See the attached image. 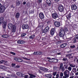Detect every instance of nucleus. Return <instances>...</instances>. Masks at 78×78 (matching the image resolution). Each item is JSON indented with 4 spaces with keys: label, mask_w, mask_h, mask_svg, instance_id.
<instances>
[{
    "label": "nucleus",
    "mask_w": 78,
    "mask_h": 78,
    "mask_svg": "<svg viewBox=\"0 0 78 78\" xmlns=\"http://www.w3.org/2000/svg\"><path fill=\"white\" fill-rule=\"evenodd\" d=\"M24 74H23L22 73H21L20 75V76L22 77H24Z\"/></svg>",
    "instance_id": "obj_40"
},
{
    "label": "nucleus",
    "mask_w": 78,
    "mask_h": 78,
    "mask_svg": "<svg viewBox=\"0 0 78 78\" xmlns=\"http://www.w3.org/2000/svg\"><path fill=\"white\" fill-rule=\"evenodd\" d=\"M49 27L47 26L44 28V29H41V32L44 33H45L49 31Z\"/></svg>",
    "instance_id": "obj_5"
},
{
    "label": "nucleus",
    "mask_w": 78,
    "mask_h": 78,
    "mask_svg": "<svg viewBox=\"0 0 78 78\" xmlns=\"http://www.w3.org/2000/svg\"><path fill=\"white\" fill-rule=\"evenodd\" d=\"M61 69L62 72H64L65 70L64 66H62L61 68Z\"/></svg>",
    "instance_id": "obj_35"
},
{
    "label": "nucleus",
    "mask_w": 78,
    "mask_h": 78,
    "mask_svg": "<svg viewBox=\"0 0 78 78\" xmlns=\"http://www.w3.org/2000/svg\"><path fill=\"white\" fill-rule=\"evenodd\" d=\"M37 52H34L33 53V54L35 55H37Z\"/></svg>",
    "instance_id": "obj_59"
},
{
    "label": "nucleus",
    "mask_w": 78,
    "mask_h": 78,
    "mask_svg": "<svg viewBox=\"0 0 78 78\" xmlns=\"http://www.w3.org/2000/svg\"><path fill=\"white\" fill-rule=\"evenodd\" d=\"M58 10L60 12H63L64 10V6L62 4H60L58 6Z\"/></svg>",
    "instance_id": "obj_3"
},
{
    "label": "nucleus",
    "mask_w": 78,
    "mask_h": 78,
    "mask_svg": "<svg viewBox=\"0 0 78 78\" xmlns=\"http://www.w3.org/2000/svg\"><path fill=\"white\" fill-rule=\"evenodd\" d=\"M16 6H19L21 4V2L20 1H17L16 2Z\"/></svg>",
    "instance_id": "obj_22"
},
{
    "label": "nucleus",
    "mask_w": 78,
    "mask_h": 78,
    "mask_svg": "<svg viewBox=\"0 0 78 78\" xmlns=\"http://www.w3.org/2000/svg\"><path fill=\"white\" fill-rule=\"evenodd\" d=\"M70 66L72 67H75V66H74L73 65H72V64H71L70 65Z\"/></svg>",
    "instance_id": "obj_56"
},
{
    "label": "nucleus",
    "mask_w": 78,
    "mask_h": 78,
    "mask_svg": "<svg viewBox=\"0 0 78 78\" xmlns=\"http://www.w3.org/2000/svg\"><path fill=\"white\" fill-rule=\"evenodd\" d=\"M51 16L52 18L55 19L57 21L59 20V16L58 14L55 12L52 14Z\"/></svg>",
    "instance_id": "obj_2"
},
{
    "label": "nucleus",
    "mask_w": 78,
    "mask_h": 78,
    "mask_svg": "<svg viewBox=\"0 0 78 78\" xmlns=\"http://www.w3.org/2000/svg\"><path fill=\"white\" fill-rule=\"evenodd\" d=\"M61 43V41H58L57 42H56V44H60Z\"/></svg>",
    "instance_id": "obj_49"
},
{
    "label": "nucleus",
    "mask_w": 78,
    "mask_h": 78,
    "mask_svg": "<svg viewBox=\"0 0 78 78\" xmlns=\"http://www.w3.org/2000/svg\"><path fill=\"white\" fill-rule=\"evenodd\" d=\"M62 60L63 61H66L67 60V58H63Z\"/></svg>",
    "instance_id": "obj_50"
},
{
    "label": "nucleus",
    "mask_w": 78,
    "mask_h": 78,
    "mask_svg": "<svg viewBox=\"0 0 78 78\" xmlns=\"http://www.w3.org/2000/svg\"><path fill=\"white\" fill-rule=\"evenodd\" d=\"M39 17H40V18L41 19H44V17L43 13L42 12H40V13H39Z\"/></svg>",
    "instance_id": "obj_6"
},
{
    "label": "nucleus",
    "mask_w": 78,
    "mask_h": 78,
    "mask_svg": "<svg viewBox=\"0 0 78 78\" xmlns=\"http://www.w3.org/2000/svg\"><path fill=\"white\" fill-rule=\"evenodd\" d=\"M66 57L68 58L69 59H70V58H73V56H72L71 54L66 55Z\"/></svg>",
    "instance_id": "obj_14"
},
{
    "label": "nucleus",
    "mask_w": 78,
    "mask_h": 78,
    "mask_svg": "<svg viewBox=\"0 0 78 78\" xmlns=\"http://www.w3.org/2000/svg\"><path fill=\"white\" fill-rule=\"evenodd\" d=\"M17 42L18 44H24L25 43V42L23 40H18Z\"/></svg>",
    "instance_id": "obj_13"
},
{
    "label": "nucleus",
    "mask_w": 78,
    "mask_h": 78,
    "mask_svg": "<svg viewBox=\"0 0 78 78\" xmlns=\"http://www.w3.org/2000/svg\"><path fill=\"white\" fill-rule=\"evenodd\" d=\"M45 77L48 78H52V75L50 74L45 75Z\"/></svg>",
    "instance_id": "obj_21"
},
{
    "label": "nucleus",
    "mask_w": 78,
    "mask_h": 78,
    "mask_svg": "<svg viewBox=\"0 0 78 78\" xmlns=\"http://www.w3.org/2000/svg\"><path fill=\"white\" fill-rule=\"evenodd\" d=\"M44 25H42L41 26H38V27H39L40 28H42L44 27Z\"/></svg>",
    "instance_id": "obj_37"
},
{
    "label": "nucleus",
    "mask_w": 78,
    "mask_h": 78,
    "mask_svg": "<svg viewBox=\"0 0 78 78\" xmlns=\"http://www.w3.org/2000/svg\"><path fill=\"white\" fill-rule=\"evenodd\" d=\"M28 27L29 26L28 25L23 24L22 26V28L23 30L28 29Z\"/></svg>",
    "instance_id": "obj_12"
},
{
    "label": "nucleus",
    "mask_w": 78,
    "mask_h": 78,
    "mask_svg": "<svg viewBox=\"0 0 78 78\" xmlns=\"http://www.w3.org/2000/svg\"><path fill=\"white\" fill-rule=\"evenodd\" d=\"M24 77H25L24 78H28V75H25Z\"/></svg>",
    "instance_id": "obj_60"
},
{
    "label": "nucleus",
    "mask_w": 78,
    "mask_h": 78,
    "mask_svg": "<svg viewBox=\"0 0 78 78\" xmlns=\"http://www.w3.org/2000/svg\"><path fill=\"white\" fill-rule=\"evenodd\" d=\"M5 9V8L4 6H2L0 8V12L3 13Z\"/></svg>",
    "instance_id": "obj_10"
},
{
    "label": "nucleus",
    "mask_w": 78,
    "mask_h": 78,
    "mask_svg": "<svg viewBox=\"0 0 78 78\" xmlns=\"http://www.w3.org/2000/svg\"><path fill=\"white\" fill-rule=\"evenodd\" d=\"M75 38H76V39H77L78 40V34H77L76 36V37H74Z\"/></svg>",
    "instance_id": "obj_58"
},
{
    "label": "nucleus",
    "mask_w": 78,
    "mask_h": 78,
    "mask_svg": "<svg viewBox=\"0 0 78 78\" xmlns=\"http://www.w3.org/2000/svg\"><path fill=\"white\" fill-rule=\"evenodd\" d=\"M67 71H66H66H64V75H65L67 74Z\"/></svg>",
    "instance_id": "obj_54"
},
{
    "label": "nucleus",
    "mask_w": 78,
    "mask_h": 78,
    "mask_svg": "<svg viewBox=\"0 0 78 78\" xmlns=\"http://www.w3.org/2000/svg\"><path fill=\"white\" fill-rule=\"evenodd\" d=\"M64 30L66 31H68V29H67V27H64Z\"/></svg>",
    "instance_id": "obj_44"
},
{
    "label": "nucleus",
    "mask_w": 78,
    "mask_h": 78,
    "mask_svg": "<svg viewBox=\"0 0 78 78\" xmlns=\"http://www.w3.org/2000/svg\"><path fill=\"white\" fill-rule=\"evenodd\" d=\"M7 25V23L6 22H4L2 23V27L3 29H5L6 25Z\"/></svg>",
    "instance_id": "obj_15"
},
{
    "label": "nucleus",
    "mask_w": 78,
    "mask_h": 78,
    "mask_svg": "<svg viewBox=\"0 0 78 78\" xmlns=\"http://www.w3.org/2000/svg\"><path fill=\"white\" fill-rule=\"evenodd\" d=\"M20 17V13L19 12H17L15 15V18L18 19Z\"/></svg>",
    "instance_id": "obj_23"
},
{
    "label": "nucleus",
    "mask_w": 78,
    "mask_h": 78,
    "mask_svg": "<svg viewBox=\"0 0 78 78\" xmlns=\"http://www.w3.org/2000/svg\"><path fill=\"white\" fill-rule=\"evenodd\" d=\"M26 35V33H23L22 34H21V37H24Z\"/></svg>",
    "instance_id": "obj_34"
},
{
    "label": "nucleus",
    "mask_w": 78,
    "mask_h": 78,
    "mask_svg": "<svg viewBox=\"0 0 78 78\" xmlns=\"http://www.w3.org/2000/svg\"><path fill=\"white\" fill-rule=\"evenodd\" d=\"M10 53L12 54V55H16V53L14 52H10Z\"/></svg>",
    "instance_id": "obj_42"
},
{
    "label": "nucleus",
    "mask_w": 78,
    "mask_h": 78,
    "mask_svg": "<svg viewBox=\"0 0 78 78\" xmlns=\"http://www.w3.org/2000/svg\"><path fill=\"white\" fill-rule=\"evenodd\" d=\"M68 69L69 70V71H71L72 69V68L70 66H69L68 68Z\"/></svg>",
    "instance_id": "obj_47"
},
{
    "label": "nucleus",
    "mask_w": 78,
    "mask_h": 78,
    "mask_svg": "<svg viewBox=\"0 0 78 78\" xmlns=\"http://www.w3.org/2000/svg\"><path fill=\"white\" fill-rule=\"evenodd\" d=\"M44 67H40V70H42L43 71H44Z\"/></svg>",
    "instance_id": "obj_51"
},
{
    "label": "nucleus",
    "mask_w": 78,
    "mask_h": 78,
    "mask_svg": "<svg viewBox=\"0 0 78 78\" xmlns=\"http://www.w3.org/2000/svg\"><path fill=\"white\" fill-rule=\"evenodd\" d=\"M65 35V32L63 29L60 30L59 33V36L60 37H63Z\"/></svg>",
    "instance_id": "obj_4"
},
{
    "label": "nucleus",
    "mask_w": 78,
    "mask_h": 78,
    "mask_svg": "<svg viewBox=\"0 0 78 78\" xmlns=\"http://www.w3.org/2000/svg\"><path fill=\"white\" fill-rule=\"evenodd\" d=\"M54 24V25L56 27H59L60 26V23L58 22H55Z\"/></svg>",
    "instance_id": "obj_9"
},
{
    "label": "nucleus",
    "mask_w": 78,
    "mask_h": 78,
    "mask_svg": "<svg viewBox=\"0 0 78 78\" xmlns=\"http://www.w3.org/2000/svg\"><path fill=\"white\" fill-rule=\"evenodd\" d=\"M56 54L58 55H61V54L60 52L57 53Z\"/></svg>",
    "instance_id": "obj_63"
},
{
    "label": "nucleus",
    "mask_w": 78,
    "mask_h": 78,
    "mask_svg": "<svg viewBox=\"0 0 78 78\" xmlns=\"http://www.w3.org/2000/svg\"><path fill=\"white\" fill-rule=\"evenodd\" d=\"M16 68H20V66L19 65H17L16 66Z\"/></svg>",
    "instance_id": "obj_64"
},
{
    "label": "nucleus",
    "mask_w": 78,
    "mask_h": 78,
    "mask_svg": "<svg viewBox=\"0 0 78 78\" xmlns=\"http://www.w3.org/2000/svg\"><path fill=\"white\" fill-rule=\"evenodd\" d=\"M71 13H70L67 16H66V19H67L68 20H69L70 19V18H71Z\"/></svg>",
    "instance_id": "obj_19"
},
{
    "label": "nucleus",
    "mask_w": 78,
    "mask_h": 78,
    "mask_svg": "<svg viewBox=\"0 0 78 78\" xmlns=\"http://www.w3.org/2000/svg\"><path fill=\"white\" fill-rule=\"evenodd\" d=\"M57 73V72H54L53 73V75L54 76H55L56 75V74Z\"/></svg>",
    "instance_id": "obj_53"
},
{
    "label": "nucleus",
    "mask_w": 78,
    "mask_h": 78,
    "mask_svg": "<svg viewBox=\"0 0 78 78\" xmlns=\"http://www.w3.org/2000/svg\"><path fill=\"white\" fill-rule=\"evenodd\" d=\"M46 58L47 59V60L49 62H53V60H54V58H51L50 57H46Z\"/></svg>",
    "instance_id": "obj_11"
},
{
    "label": "nucleus",
    "mask_w": 78,
    "mask_h": 78,
    "mask_svg": "<svg viewBox=\"0 0 78 78\" xmlns=\"http://www.w3.org/2000/svg\"><path fill=\"white\" fill-rule=\"evenodd\" d=\"M63 63H61L60 64L59 68L60 69H62V67H63Z\"/></svg>",
    "instance_id": "obj_39"
},
{
    "label": "nucleus",
    "mask_w": 78,
    "mask_h": 78,
    "mask_svg": "<svg viewBox=\"0 0 78 78\" xmlns=\"http://www.w3.org/2000/svg\"><path fill=\"white\" fill-rule=\"evenodd\" d=\"M48 71V69L47 68H44L43 71L45 72H47Z\"/></svg>",
    "instance_id": "obj_41"
},
{
    "label": "nucleus",
    "mask_w": 78,
    "mask_h": 78,
    "mask_svg": "<svg viewBox=\"0 0 78 78\" xmlns=\"http://www.w3.org/2000/svg\"><path fill=\"white\" fill-rule=\"evenodd\" d=\"M51 22L50 20H48L46 21V23L48 25L51 24Z\"/></svg>",
    "instance_id": "obj_27"
},
{
    "label": "nucleus",
    "mask_w": 78,
    "mask_h": 78,
    "mask_svg": "<svg viewBox=\"0 0 78 78\" xmlns=\"http://www.w3.org/2000/svg\"><path fill=\"white\" fill-rule=\"evenodd\" d=\"M69 77V75L66 74L64 75V76H63V78H67Z\"/></svg>",
    "instance_id": "obj_29"
},
{
    "label": "nucleus",
    "mask_w": 78,
    "mask_h": 78,
    "mask_svg": "<svg viewBox=\"0 0 78 78\" xmlns=\"http://www.w3.org/2000/svg\"><path fill=\"white\" fill-rule=\"evenodd\" d=\"M55 29L54 28H51L50 31V33L51 35H53L55 32Z\"/></svg>",
    "instance_id": "obj_7"
},
{
    "label": "nucleus",
    "mask_w": 78,
    "mask_h": 78,
    "mask_svg": "<svg viewBox=\"0 0 78 78\" xmlns=\"http://www.w3.org/2000/svg\"><path fill=\"white\" fill-rule=\"evenodd\" d=\"M66 73H68V74L69 75V73H70V71H69L68 70H66Z\"/></svg>",
    "instance_id": "obj_57"
},
{
    "label": "nucleus",
    "mask_w": 78,
    "mask_h": 78,
    "mask_svg": "<svg viewBox=\"0 0 78 78\" xmlns=\"http://www.w3.org/2000/svg\"><path fill=\"white\" fill-rule=\"evenodd\" d=\"M0 69L3 70H5L6 69V67L3 65H0Z\"/></svg>",
    "instance_id": "obj_20"
},
{
    "label": "nucleus",
    "mask_w": 78,
    "mask_h": 78,
    "mask_svg": "<svg viewBox=\"0 0 78 78\" xmlns=\"http://www.w3.org/2000/svg\"><path fill=\"white\" fill-rule=\"evenodd\" d=\"M66 45L67 44L66 43H64L60 45V47L61 48H63L65 47Z\"/></svg>",
    "instance_id": "obj_17"
},
{
    "label": "nucleus",
    "mask_w": 78,
    "mask_h": 78,
    "mask_svg": "<svg viewBox=\"0 0 78 78\" xmlns=\"http://www.w3.org/2000/svg\"><path fill=\"white\" fill-rule=\"evenodd\" d=\"M74 75L73 73H72V72L71 71V73H70V76H73Z\"/></svg>",
    "instance_id": "obj_52"
},
{
    "label": "nucleus",
    "mask_w": 78,
    "mask_h": 78,
    "mask_svg": "<svg viewBox=\"0 0 78 78\" xmlns=\"http://www.w3.org/2000/svg\"><path fill=\"white\" fill-rule=\"evenodd\" d=\"M23 62V60L21 58H19L17 62Z\"/></svg>",
    "instance_id": "obj_32"
},
{
    "label": "nucleus",
    "mask_w": 78,
    "mask_h": 78,
    "mask_svg": "<svg viewBox=\"0 0 78 78\" xmlns=\"http://www.w3.org/2000/svg\"><path fill=\"white\" fill-rule=\"evenodd\" d=\"M35 35L34 34H33L30 36L29 38L30 39H34V37H35Z\"/></svg>",
    "instance_id": "obj_24"
},
{
    "label": "nucleus",
    "mask_w": 78,
    "mask_h": 78,
    "mask_svg": "<svg viewBox=\"0 0 78 78\" xmlns=\"http://www.w3.org/2000/svg\"><path fill=\"white\" fill-rule=\"evenodd\" d=\"M2 37L3 38H7L8 37V36L7 34H4L2 35Z\"/></svg>",
    "instance_id": "obj_25"
},
{
    "label": "nucleus",
    "mask_w": 78,
    "mask_h": 78,
    "mask_svg": "<svg viewBox=\"0 0 78 78\" xmlns=\"http://www.w3.org/2000/svg\"><path fill=\"white\" fill-rule=\"evenodd\" d=\"M64 66L66 69H67V68H68V66H67V65H64Z\"/></svg>",
    "instance_id": "obj_45"
},
{
    "label": "nucleus",
    "mask_w": 78,
    "mask_h": 78,
    "mask_svg": "<svg viewBox=\"0 0 78 78\" xmlns=\"http://www.w3.org/2000/svg\"><path fill=\"white\" fill-rule=\"evenodd\" d=\"M60 76L61 77H62L63 76V73H61L60 74Z\"/></svg>",
    "instance_id": "obj_46"
},
{
    "label": "nucleus",
    "mask_w": 78,
    "mask_h": 78,
    "mask_svg": "<svg viewBox=\"0 0 78 78\" xmlns=\"http://www.w3.org/2000/svg\"><path fill=\"white\" fill-rule=\"evenodd\" d=\"M42 0H38V2L39 3H41L42 2Z\"/></svg>",
    "instance_id": "obj_61"
},
{
    "label": "nucleus",
    "mask_w": 78,
    "mask_h": 78,
    "mask_svg": "<svg viewBox=\"0 0 78 78\" xmlns=\"http://www.w3.org/2000/svg\"><path fill=\"white\" fill-rule=\"evenodd\" d=\"M26 4V2L24 1V2H23V5H25Z\"/></svg>",
    "instance_id": "obj_62"
},
{
    "label": "nucleus",
    "mask_w": 78,
    "mask_h": 78,
    "mask_svg": "<svg viewBox=\"0 0 78 78\" xmlns=\"http://www.w3.org/2000/svg\"><path fill=\"white\" fill-rule=\"evenodd\" d=\"M71 7L72 10H76L77 9L76 5L74 4H72L71 5Z\"/></svg>",
    "instance_id": "obj_8"
},
{
    "label": "nucleus",
    "mask_w": 78,
    "mask_h": 78,
    "mask_svg": "<svg viewBox=\"0 0 78 78\" xmlns=\"http://www.w3.org/2000/svg\"><path fill=\"white\" fill-rule=\"evenodd\" d=\"M46 3L48 6H50L51 4V2L50 0H47Z\"/></svg>",
    "instance_id": "obj_16"
},
{
    "label": "nucleus",
    "mask_w": 78,
    "mask_h": 78,
    "mask_svg": "<svg viewBox=\"0 0 78 78\" xmlns=\"http://www.w3.org/2000/svg\"><path fill=\"white\" fill-rule=\"evenodd\" d=\"M23 58L24 59H25V60H26L28 61L30 60V58H27L23 57Z\"/></svg>",
    "instance_id": "obj_36"
},
{
    "label": "nucleus",
    "mask_w": 78,
    "mask_h": 78,
    "mask_svg": "<svg viewBox=\"0 0 78 78\" xmlns=\"http://www.w3.org/2000/svg\"><path fill=\"white\" fill-rule=\"evenodd\" d=\"M8 29L9 30L11 29V32L13 33L16 32V26L15 25H13L11 23H9L8 24Z\"/></svg>",
    "instance_id": "obj_1"
},
{
    "label": "nucleus",
    "mask_w": 78,
    "mask_h": 78,
    "mask_svg": "<svg viewBox=\"0 0 78 78\" xmlns=\"http://www.w3.org/2000/svg\"><path fill=\"white\" fill-rule=\"evenodd\" d=\"M54 37H55V39L56 40H58L59 37H58V35H57V34L56 36V37L55 36Z\"/></svg>",
    "instance_id": "obj_31"
},
{
    "label": "nucleus",
    "mask_w": 78,
    "mask_h": 78,
    "mask_svg": "<svg viewBox=\"0 0 78 78\" xmlns=\"http://www.w3.org/2000/svg\"><path fill=\"white\" fill-rule=\"evenodd\" d=\"M54 58L53 61V62L57 63V62H58V59H55V58Z\"/></svg>",
    "instance_id": "obj_26"
},
{
    "label": "nucleus",
    "mask_w": 78,
    "mask_h": 78,
    "mask_svg": "<svg viewBox=\"0 0 78 78\" xmlns=\"http://www.w3.org/2000/svg\"><path fill=\"white\" fill-rule=\"evenodd\" d=\"M70 47L71 48H73L75 47V46L74 45H71Z\"/></svg>",
    "instance_id": "obj_48"
},
{
    "label": "nucleus",
    "mask_w": 78,
    "mask_h": 78,
    "mask_svg": "<svg viewBox=\"0 0 78 78\" xmlns=\"http://www.w3.org/2000/svg\"><path fill=\"white\" fill-rule=\"evenodd\" d=\"M21 73L20 72H17L16 74L18 76H20V75Z\"/></svg>",
    "instance_id": "obj_43"
},
{
    "label": "nucleus",
    "mask_w": 78,
    "mask_h": 78,
    "mask_svg": "<svg viewBox=\"0 0 78 78\" xmlns=\"http://www.w3.org/2000/svg\"><path fill=\"white\" fill-rule=\"evenodd\" d=\"M18 59H19V58L16 57H15L14 59V60H15L16 62H17L18 61Z\"/></svg>",
    "instance_id": "obj_38"
},
{
    "label": "nucleus",
    "mask_w": 78,
    "mask_h": 78,
    "mask_svg": "<svg viewBox=\"0 0 78 78\" xmlns=\"http://www.w3.org/2000/svg\"><path fill=\"white\" fill-rule=\"evenodd\" d=\"M31 76L33 78H34V77L35 78L36 76L35 75H34L33 74H31Z\"/></svg>",
    "instance_id": "obj_55"
},
{
    "label": "nucleus",
    "mask_w": 78,
    "mask_h": 78,
    "mask_svg": "<svg viewBox=\"0 0 78 78\" xmlns=\"http://www.w3.org/2000/svg\"><path fill=\"white\" fill-rule=\"evenodd\" d=\"M72 71L74 73H76L77 72V70H76V68H73Z\"/></svg>",
    "instance_id": "obj_28"
},
{
    "label": "nucleus",
    "mask_w": 78,
    "mask_h": 78,
    "mask_svg": "<svg viewBox=\"0 0 78 78\" xmlns=\"http://www.w3.org/2000/svg\"><path fill=\"white\" fill-rule=\"evenodd\" d=\"M4 17H0V24H2L4 21Z\"/></svg>",
    "instance_id": "obj_18"
},
{
    "label": "nucleus",
    "mask_w": 78,
    "mask_h": 78,
    "mask_svg": "<svg viewBox=\"0 0 78 78\" xmlns=\"http://www.w3.org/2000/svg\"><path fill=\"white\" fill-rule=\"evenodd\" d=\"M76 38H75V37L73 38L72 40L73 43H75L76 42Z\"/></svg>",
    "instance_id": "obj_30"
},
{
    "label": "nucleus",
    "mask_w": 78,
    "mask_h": 78,
    "mask_svg": "<svg viewBox=\"0 0 78 78\" xmlns=\"http://www.w3.org/2000/svg\"><path fill=\"white\" fill-rule=\"evenodd\" d=\"M42 54V52L41 51H37V55H41Z\"/></svg>",
    "instance_id": "obj_33"
}]
</instances>
